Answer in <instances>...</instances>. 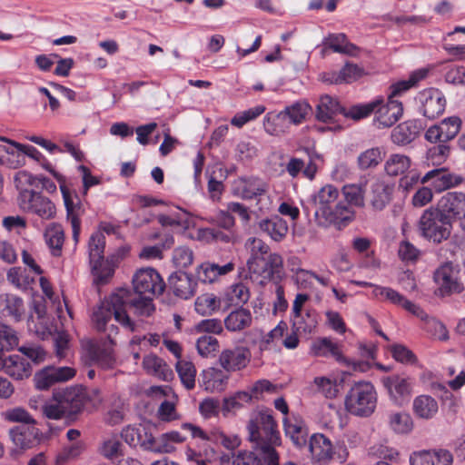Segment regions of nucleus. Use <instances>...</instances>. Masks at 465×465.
Returning <instances> with one entry per match:
<instances>
[{"label":"nucleus","mask_w":465,"mask_h":465,"mask_svg":"<svg viewBox=\"0 0 465 465\" xmlns=\"http://www.w3.org/2000/svg\"><path fill=\"white\" fill-rule=\"evenodd\" d=\"M127 307L133 308L134 314L142 319L151 317L155 312L153 297L138 296L128 288L117 289L93 312L94 327L99 331H106L111 343H114V337L118 333L117 326H107L113 316L124 330L131 332L135 331V322L128 315Z\"/></svg>","instance_id":"obj_1"},{"label":"nucleus","mask_w":465,"mask_h":465,"mask_svg":"<svg viewBox=\"0 0 465 465\" xmlns=\"http://www.w3.org/2000/svg\"><path fill=\"white\" fill-rule=\"evenodd\" d=\"M339 192L332 185L323 186L314 196V218L319 226L334 225L338 229L347 226L355 216V212L347 203H336Z\"/></svg>","instance_id":"obj_2"},{"label":"nucleus","mask_w":465,"mask_h":465,"mask_svg":"<svg viewBox=\"0 0 465 465\" xmlns=\"http://www.w3.org/2000/svg\"><path fill=\"white\" fill-rule=\"evenodd\" d=\"M249 439L254 443L255 451L262 457L264 465H279L275 446L281 444L277 424L271 413L260 411L248 426Z\"/></svg>","instance_id":"obj_3"},{"label":"nucleus","mask_w":465,"mask_h":465,"mask_svg":"<svg viewBox=\"0 0 465 465\" xmlns=\"http://www.w3.org/2000/svg\"><path fill=\"white\" fill-rule=\"evenodd\" d=\"M374 113L373 124L378 128L392 126L402 115V104L398 100L388 98L387 103L383 100H375L365 104L354 105L350 109L348 115L351 118L359 120Z\"/></svg>","instance_id":"obj_4"},{"label":"nucleus","mask_w":465,"mask_h":465,"mask_svg":"<svg viewBox=\"0 0 465 465\" xmlns=\"http://www.w3.org/2000/svg\"><path fill=\"white\" fill-rule=\"evenodd\" d=\"M377 405V392L370 381L355 382L345 397L347 411L359 417L371 416Z\"/></svg>","instance_id":"obj_5"},{"label":"nucleus","mask_w":465,"mask_h":465,"mask_svg":"<svg viewBox=\"0 0 465 465\" xmlns=\"http://www.w3.org/2000/svg\"><path fill=\"white\" fill-rule=\"evenodd\" d=\"M418 230L424 239L440 243L450 237L451 222L437 208H429L420 217Z\"/></svg>","instance_id":"obj_6"},{"label":"nucleus","mask_w":465,"mask_h":465,"mask_svg":"<svg viewBox=\"0 0 465 465\" xmlns=\"http://www.w3.org/2000/svg\"><path fill=\"white\" fill-rule=\"evenodd\" d=\"M433 279L438 286L436 293L440 296L462 292L465 281V260L461 264H454L450 262L443 263L434 272Z\"/></svg>","instance_id":"obj_7"},{"label":"nucleus","mask_w":465,"mask_h":465,"mask_svg":"<svg viewBox=\"0 0 465 465\" xmlns=\"http://www.w3.org/2000/svg\"><path fill=\"white\" fill-rule=\"evenodd\" d=\"M18 191L19 207L25 213L36 214L42 219L50 220L55 215L54 204L46 197H44L40 192L26 188L24 185L15 186Z\"/></svg>","instance_id":"obj_8"},{"label":"nucleus","mask_w":465,"mask_h":465,"mask_svg":"<svg viewBox=\"0 0 465 465\" xmlns=\"http://www.w3.org/2000/svg\"><path fill=\"white\" fill-rule=\"evenodd\" d=\"M134 294L153 297L163 293L165 283L161 275L153 268L140 269L133 277Z\"/></svg>","instance_id":"obj_9"},{"label":"nucleus","mask_w":465,"mask_h":465,"mask_svg":"<svg viewBox=\"0 0 465 465\" xmlns=\"http://www.w3.org/2000/svg\"><path fill=\"white\" fill-rule=\"evenodd\" d=\"M420 111L428 119L433 120L443 114L446 107L444 94L435 88H429L419 93L417 97Z\"/></svg>","instance_id":"obj_10"},{"label":"nucleus","mask_w":465,"mask_h":465,"mask_svg":"<svg viewBox=\"0 0 465 465\" xmlns=\"http://www.w3.org/2000/svg\"><path fill=\"white\" fill-rule=\"evenodd\" d=\"M182 427L190 430L193 438H200L211 441L216 445H222L229 450H235L241 444V440L238 438V436L227 435L217 429L206 432L201 428L196 427L191 423H184Z\"/></svg>","instance_id":"obj_11"},{"label":"nucleus","mask_w":465,"mask_h":465,"mask_svg":"<svg viewBox=\"0 0 465 465\" xmlns=\"http://www.w3.org/2000/svg\"><path fill=\"white\" fill-rule=\"evenodd\" d=\"M232 193L242 199H253L263 194L267 185L257 176H238L232 183Z\"/></svg>","instance_id":"obj_12"},{"label":"nucleus","mask_w":465,"mask_h":465,"mask_svg":"<svg viewBox=\"0 0 465 465\" xmlns=\"http://www.w3.org/2000/svg\"><path fill=\"white\" fill-rule=\"evenodd\" d=\"M250 360L249 349L242 346L225 349L219 356L221 366L227 371H236L245 368Z\"/></svg>","instance_id":"obj_13"},{"label":"nucleus","mask_w":465,"mask_h":465,"mask_svg":"<svg viewBox=\"0 0 465 465\" xmlns=\"http://www.w3.org/2000/svg\"><path fill=\"white\" fill-rule=\"evenodd\" d=\"M0 371L15 380L27 379L32 374L30 362L19 354L5 356L0 360Z\"/></svg>","instance_id":"obj_14"},{"label":"nucleus","mask_w":465,"mask_h":465,"mask_svg":"<svg viewBox=\"0 0 465 465\" xmlns=\"http://www.w3.org/2000/svg\"><path fill=\"white\" fill-rule=\"evenodd\" d=\"M62 401V408L65 410L67 416L80 412L87 401L85 389L83 387H71L58 392Z\"/></svg>","instance_id":"obj_15"},{"label":"nucleus","mask_w":465,"mask_h":465,"mask_svg":"<svg viewBox=\"0 0 465 465\" xmlns=\"http://www.w3.org/2000/svg\"><path fill=\"white\" fill-rule=\"evenodd\" d=\"M437 209L444 213L451 222L452 218L465 217V194L462 193H448L441 197Z\"/></svg>","instance_id":"obj_16"},{"label":"nucleus","mask_w":465,"mask_h":465,"mask_svg":"<svg viewBox=\"0 0 465 465\" xmlns=\"http://www.w3.org/2000/svg\"><path fill=\"white\" fill-rule=\"evenodd\" d=\"M312 353L317 357H332L337 362L349 366L350 361L342 354L340 344L331 338L322 337L315 340L311 346Z\"/></svg>","instance_id":"obj_17"},{"label":"nucleus","mask_w":465,"mask_h":465,"mask_svg":"<svg viewBox=\"0 0 465 465\" xmlns=\"http://www.w3.org/2000/svg\"><path fill=\"white\" fill-rule=\"evenodd\" d=\"M168 285L175 296L186 300L194 294L196 282L190 274L178 271L169 276Z\"/></svg>","instance_id":"obj_18"},{"label":"nucleus","mask_w":465,"mask_h":465,"mask_svg":"<svg viewBox=\"0 0 465 465\" xmlns=\"http://www.w3.org/2000/svg\"><path fill=\"white\" fill-rule=\"evenodd\" d=\"M0 141L5 143V144H0V153L4 152L6 153L4 156V165L12 169H17L25 165V153L23 147L25 144L4 136H0Z\"/></svg>","instance_id":"obj_19"},{"label":"nucleus","mask_w":465,"mask_h":465,"mask_svg":"<svg viewBox=\"0 0 465 465\" xmlns=\"http://www.w3.org/2000/svg\"><path fill=\"white\" fill-rule=\"evenodd\" d=\"M13 442L21 449H30L39 442V430L32 424H20L10 430Z\"/></svg>","instance_id":"obj_20"},{"label":"nucleus","mask_w":465,"mask_h":465,"mask_svg":"<svg viewBox=\"0 0 465 465\" xmlns=\"http://www.w3.org/2000/svg\"><path fill=\"white\" fill-rule=\"evenodd\" d=\"M119 255L115 257L114 255L107 258L106 260H102L101 262H97L90 264L92 269V273L94 277V282L96 285H104L109 282V280L113 277L114 273V268L116 263L119 262L121 258L124 257L126 251L119 250Z\"/></svg>","instance_id":"obj_21"},{"label":"nucleus","mask_w":465,"mask_h":465,"mask_svg":"<svg viewBox=\"0 0 465 465\" xmlns=\"http://www.w3.org/2000/svg\"><path fill=\"white\" fill-rule=\"evenodd\" d=\"M57 178V181L60 184V189L63 194L64 206L66 209L67 220L70 222L73 231V238L75 242H78L80 231H81V222L79 219L78 210L80 206L78 204H74L71 193L69 189L65 186L62 178L64 176H54Z\"/></svg>","instance_id":"obj_22"},{"label":"nucleus","mask_w":465,"mask_h":465,"mask_svg":"<svg viewBox=\"0 0 465 465\" xmlns=\"http://www.w3.org/2000/svg\"><path fill=\"white\" fill-rule=\"evenodd\" d=\"M452 454L447 450H422L410 457L411 465H451Z\"/></svg>","instance_id":"obj_23"},{"label":"nucleus","mask_w":465,"mask_h":465,"mask_svg":"<svg viewBox=\"0 0 465 465\" xmlns=\"http://www.w3.org/2000/svg\"><path fill=\"white\" fill-rule=\"evenodd\" d=\"M224 327L228 331L240 332L251 327L252 314L249 309L240 306L232 310L223 320Z\"/></svg>","instance_id":"obj_24"},{"label":"nucleus","mask_w":465,"mask_h":465,"mask_svg":"<svg viewBox=\"0 0 465 465\" xmlns=\"http://www.w3.org/2000/svg\"><path fill=\"white\" fill-rule=\"evenodd\" d=\"M309 449L312 458L322 462L331 460L334 454V447L331 441L321 433L313 434L311 437Z\"/></svg>","instance_id":"obj_25"},{"label":"nucleus","mask_w":465,"mask_h":465,"mask_svg":"<svg viewBox=\"0 0 465 465\" xmlns=\"http://www.w3.org/2000/svg\"><path fill=\"white\" fill-rule=\"evenodd\" d=\"M0 313L15 322H20L25 313L23 299L11 293L0 295Z\"/></svg>","instance_id":"obj_26"},{"label":"nucleus","mask_w":465,"mask_h":465,"mask_svg":"<svg viewBox=\"0 0 465 465\" xmlns=\"http://www.w3.org/2000/svg\"><path fill=\"white\" fill-rule=\"evenodd\" d=\"M421 129V124L418 120L403 122L392 130L391 140L401 145L410 143L419 135Z\"/></svg>","instance_id":"obj_27"},{"label":"nucleus","mask_w":465,"mask_h":465,"mask_svg":"<svg viewBox=\"0 0 465 465\" xmlns=\"http://www.w3.org/2000/svg\"><path fill=\"white\" fill-rule=\"evenodd\" d=\"M382 383L396 404H401L403 400L411 394V384L405 378L397 375L390 376L384 378Z\"/></svg>","instance_id":"obj_28"},{"label":"nucleus","mask_w":465,"mask_h":465,"mask_svg":"<svg viewBox=\"0 0 465 465\" xmlns=\"http://www.w3.org/2000/svg\"><path fill=\"white\" fill-rule=\"evenodd\" d=\"M349 112L340 105L339 102L330 95H323L321 97L320 102L316 108V118L323 123H329L334 119L338 114H342L347 117Z\"/></svg>","instance_id":"obj_29"},{"label":"nucleus","mask_w":465,"mask_h":465,"mask_svg":"<svg viewBox=\"0 0 465 465\" xmlns=\"http://www.w3.org/2000/svg\"><path fill=\"white\" fill-rule=\"evenodd\" d=\"M318 324V313L314 309L292 315V331L300 334L309 335L314 331Z\"/></svg>","instance_id":"obj_30"},{"label":"nucleus","mask_w":465,"mask_h":465,"mask_svg":"<svg viewBox=\"0 0 465 465\" xmlns=\"http://www.w3.org/2000/svg\"><path fill=\"white\" fill-rule=\"evenodd\" d=\"M202 386L210 392H220L226 388L229 376L222 370L208 368L203 371Z\"/></svg>","instance_id":"obj_31"},{"label":"nucleus","mask_w":465,"mask_h":465,"mask_svg":"<svg viewBox=\"0 0 465 465\" xmlns=\"http://www.w3.org/2000/svg\"><path fill=\"white\" fill-rule=\"evenodd\" d=\"M15 186L24 185L35 192L46 191L49 193L56 191L55 182L49 176H14Z\"/></svg>","instance_id":"obj_32"},{"label":"nucleus","mask_w":465,"mask_h":465,"mask_svg":"<svg viewBox=\"0 0 465 465\" xmlns=\"http://www.w3.org/2000/svg\"><path fill=\"white\" fill-rule=\"evenodd\" d=\"M234 269V263L230 262L224 265L211 262L202 263L196 272L197 278L203 283H212L221 275H225Z\"/></svg>","instance_id":"obj_33"},{"label":"nucleus","mask_w":465,"mask_h":465,"mask_svg":"<svg viewBox=\"0 0 465 465\" xmlns=\"http://www.w3.org/2000/svg\"><path fill=\"white\" fill-rule=\"evenodd\" d=\"M394 183L378 181L371 186V205L376 211H381L390 203Z\"/></svg>","instance_id":"obj_34"},{"label":"nucleus","mask_w":465,"mask_h":465,"mask_svg":"<svg viewBox=\"0 0 465 465\" xmlns=\"http://www.w3.org/2000/svg\"><path fill=\"white\" fill-rule=\"evenodd\" d=\"M259 228L275 242L282 241L289 229L286 221L277 215L262 220Z\"/></svg>","instance_id":"obj_35"},{"label":"nucleus","mask_w":465,"mask_h":465,"mask_svg":"<svg viewBox=\"0 0 465 465\" xmlns=\"http://www.w3.org/2000/svg\"><path fill=\"white\" fill-rule=\"evenodd\" d=\"M286 436L290 437L294 445L302 447L306 443V429L303 421L296 417L283 419Z\"/></svg>","instance_id":"obj_36"},{"label":"nucleus","mask_w":465,"mask_h":465,"mask_svg":"<svg viewBox=\"0 0 465 465\" xmlns=\"http://www.w3.org/2000/svg\"><path fill=\"white\" fill-rule=\"evenodd\" d=\"M44 236L52 255L55 257L61 256L64 242L63 227L58 223H52L45 229Z\"/></svg>","instance_id":"obj_37"},{"label":"nucleus","mask_w":465,"mask_h":465,"mask_svg":"<svg viewBox=\"0 0 465 465\" xmlns=\"http://www.w3.org/2000/svg\"><path fill=\"white\" fill-rule=\"evenodd\" d=\"M143 366L149 374L163 381H168L173 376V371L167 363L154 354L146 355L143 360Z\"/></svg>","instance_id":"obj_38"},{"label":"nucleus","mask_w":465,"mask_h":465,"mask_svg":"<svg viewBox=\"0 0 465 465\" xmlns=\"http://www.w3.org/2000/svg\"><path fill=\"white\" fill-rule=\"evenodd\" d=\"M88 353L92 361L104 370L113 369L115 360L109 349L102 348L97 343L88 344Z\"/></svg>","instance_id":"obj_39"},{"label":"nucleus","mask_w":465,"mask_h":465,"mask_svg":"<svg viewBox=\"0 0 465 465\" xmlns=\"http://www.w3.org/2000/svg\"><path fill=\"white\" fill-rule=\"evenodd\" d=\"M388 425L397 434L410 433L413 429L411 415L405 411H392L388 413Z\"/></svg>","instance_id":"obj_40"},{"label":"nucleus","mask_w":465,"mask_h":465,"mask_svg":"<svg viewBox=\"0 0 465 465\" xmlns=\"http://www.w3.org/2000/svg\"><path fill=\"white\" fill-rule=\"evenodd\" d=\"M438 402L429 395H420L413 401V411L419 418L429 420L438 412Z\"/></svg>","instance_id":"obj_41"},{"label":"nucleus","mask_w":465,"mask_h":465,"mask_svg":"<svg viewBox=\"0 0 465 465\" xmlns=\"http://www.w3.org/2000/svg\"><path fill=\"white\" fill-rule=\"evenodd\" d=\"M384 153L380 147H373L362 152L357 158V163L361 171H371L383 160Z\"/></svg>","instance_id":"obj_42"},{"label":"nucleus","mask_w":465,"mask_h":465,"mask_svg":"<svg viewBox=\"0 0 465 465\" xmlns=\"http://www.w3.org/2000/svg\"><path fill=\"white\" fill-rule=\"evenodd\" d=\"M434 193H441L447 189L457 186L463 182L461 176H422L420 183H430Z\"/></svg>","instance_id":"obj_43"},{"label":"nucleus","mask_w":465,"mask_h":465,"mask_svg":"<svg viewBox=\"0 0 465 465\" xmlns=\"http://www.w3.org/2000/svg\"><path fill=\"white\" fill-rule=\"evenodd\" d=\"M194 307L202 316L212 315L220 309L221 299L213 293H203L196 298Z\"/></svg>","instance_id":"obj_44"},{"label":"nucleus","mask_w":465,"mask_h":465,"mask_svg":"<svg viewBox=\"0 0 465 465\" xmlns=\"http://www.w3.org/2000/svg\"><path fill=\"white\" fill-rule=\"evenodd\" d=\"M143 448L159 453H170L175 450L165 433L158 438H154L152 433H145V442L143 443Z\"/></svg>","instance_id":"obj_45"},{"label":"nucleus","mask_w":465,"mask_h":465,"mask_svg":"<svg viewBox=\"0 0 465 465\" xmlns=\"http://www.w3.org/2000/svg\"><path fill=\"white\" fill-rule=\"evenodd\" d=\"M263 127L267 134L275 136L284 134L288 128L286 118L282 112L267 114L263 121Z\"/></svg>","instance_id":"obj_46"},{"label":"nucleus","mask_w":465,"mask_h":465,"mask_svg":"<svg viewBox=\"0 0 465 465\" xmlns=\"http://www.w3.org/2000/svg\"><path fill=\"white\" fill-rule=\"evenodd\" d=\"M105 237L103 232H94L88 242L90 264L104 259Z\"/></svg>","instance_id":"obj_47"},{"label":"nucleus","mask_w":465,"mask_h":465,"mask_svg":"<svg viewBox=\"0 0 465 465\" xmlns=\"http://www.w3.org/2000/svg\"><path fill=\"white\" fill-rule=\"evenodd\" d=\"M176 371L183 385L187 390H193L195 387L196 369L192 361L180 360L176 363Z\"/></svg>","instance_id":"obj_48"},{"label":"nucleus","mask_w":465,"mask_h":465,"mask_svg":"<svg viewBox=\"0 0 465 465\" xmlns=\"http://www.w3.org/2000/svg\"><path fill=\"white\" fill-rule=\"evenodd\" d=\"M411 167V160L404 154H391L384 164L386 174H404Z\"/></svg>","instance_id":"obj_49"},{"label":"nucleus","mask_w":465,"mask_h":465,"mask_svg":"<svg viewBox=\"0 0 465 465\" xmlns=\"http://www.w3.org/2000/svg\"><path fill=\"white\" fill-rule=\"evenodd\" d=\"M310 110L311 107L307 103L296 102L290 106H286L282 113L286 120L289 119L290 123L299 124L305 119Z\"/></svg>","instance_id":"obj_50"},{"label":"nucleus","mask_w":465,"mask_h":465,"mask_svg":"<svg viewBox=\"0 0 465 465\" xmlns=\"http://www.w3.org/2000/svg\"><path fill=\"white\" fill-rule=\"evenodd\" d=\"M365 184L350 183L342 187V193L348 203L357 206H364Z\"/></svg>","instance_id":"obj_51"},{"label":"nucleus","mask_w":465,"mask_h":465,"mask_svg":"<svg viewBox=\"0 0 465 465\" xmlns=\"http://www.w3.org/2000/svg\"><path fill=\"white\" fill-rule=\"evenodd\" d=\"M327 44L336 53L353 55L357 46L347 41L344 34L331 35L327 38Z\"/></svg>","instance_id":"obj_52"},{"label":"nucleus","mask_w":465,"mask_h":465,"mask_svg":"<svg viewBox=\"0 0 465 465\" xmlns=\"http://www.w3.org/2000/svg\"><path fill=\"white\" fill-rule=\"evenodd\" d=\"M99 452L106 459H117L123 456V444L116 435H113L103 440Z\"/></svg>","instance_id":"obj_53"},{"label":"nucleus","mask_w":465,"mask_h":465,"mask_svg":"<svg viewBox=\"0 0 465 465\" xmlns=\"http://www.w3.org/2000/svg\"><path fill=\"white\" fill-rule=\"evenodd\" d=\"M227 300L231 304L242 305L250 299L249 288L242 282L231 285L225 292Z\"/></svg>","instance_id":"obj_54"},{"label":"nucleus","mask_w":465,"mask_h":465,"mask_svg":"<svg viewBox=\"0 0 465 465\" xmlns=\"http://www.w3.org/2000/svg\"><path fill=\"white\" fill-rule=\"evenodd\" d=\"M145 433H148L144 427L126 426L121 432L122 439L130 446L140 445L145 442Z\"/></svg>","instance_id":"obj_55"},{"label":"nucleus","mask_w":465,"mask_h":465,"mask_svg":"<svg viewBox=\"0 0 465 465\" xmlns=\"http://www.w3.org/2000/svg\"><path fill=\"white\" fill-rule=\"evenodd\" d=\"M287 330V323L281 321L276 327L262 335L258 342L260 351H269L272 348L276 340L281 339Z\"/></svg>","instance_id":"obj_56"},{"label":"nucleus","mask_w":465,"mask_h":465,"mask_svg":"<svg viewBox=\"0 0 465 465\" xmlns=\"http://www.w3.org/2000/svg\"><path fill=\"white\" fill-rule=\"evenodd\" d=\"M246 247L250 250L252 256L247 264L250 270H252L253 261L263 260V256L268 254L270 247L262 240L258 238H250L246 242ZM255 272V269H253Z\"/></svg>","instance_id":"obj_57"},{"label":"nucleus","mask_w":465,"mask_h":465,"mask_svg":"<svg viewBox=\"0 0 465 465\" xmlns=\"http://www.w3.org/2000/svg\"><path fill=\"white\" fill-rule=\"evenodd\" d=\"M439 125L443 143H447L459 134L461 126V120L458 116H450L443 119Z\"/></svg>","instance_id":"obj_58"},{"label":"nucleus","mask_w":465,"mask_h":465,"mask_svg":"<svg viewBox=\"0 0 465 465\" xmlns=\"http://www.w3.org/2000/svg\"><path fill=\"white\" fill-rule=\"evenodd\" d=\"M199 237L206 241L232 242L235 239V234L232 230L222 232L218 229L204 228L199 230Z\"/></svg>","instance_id":"obj_59"},{"label":"nucleus","mask_w":465,"mask_h":465,"mask_svg":"<svg viewBox=\"0 0 465 465\" xmlns=\"http://www.w3.org/2000/svg\"><path fill=\"white\" fill-rule=\"evenodd\" d=\"M218 348L219 341L213 336L204 334L197 339L196 349L198 353L203 358L212 356L218 351Z\"/></svg>","instance_id":"obj_60"},{"label":"nucleus","mask_w":465,"mask_h":465,"mask_svg":"<svg viewBox=\"0 0 465 465\" xmlns=\"http://www.w3.org/2000/svg\"><path fill=\"white\" fill-rule=\"evenodd\" d=\"M7 281L18 289L26 290L33 278L25 275V272L21 267H12L7 272Z\"/></svg>","instance_id":"obj_61"},{"label":"nucleus","mask_w":465,"mask_h":465,"mask_svg":"<svg viewBox=\"0 0 465 465\" xmlns=\"http://www.w3.org/2000/svg\"><path fill=\"white\" fill-rule=\"evenodd\" d=\"M339 73L341 84H351L361 78L364 74V70L357 64L346 63Z\"/></svg>","instance_id":"obj_62"},{"label":"nucleus","mask_w":465,"mask_h":465,"mask_svg":"<svg viewBox=\"0 0 465 465\" xmlns=\"http://www.w3.org/2000/svg\"><path fill=\"white\" fill-rule=\"evenodd\" d=\"M18 351L35 364L43 362L46 357L45 351L40 345L36 344L23 345L18 348Z\"/></svg>","instance_id":"obj_63"},{"label":"nucleus","mask_w":465,"mask_h":465,"mask_svg":"<svg viewBox=\"0 0 465 465\" xmlns=\"http://www.w3.org/2000/svg\"><path fill=\"white\" fill-rule=\"evenodd\" d=\"M262 457L257 451H239L232 460V465H264Z\"/></svg>","instance_id":"obj_64"}]
</instances>
